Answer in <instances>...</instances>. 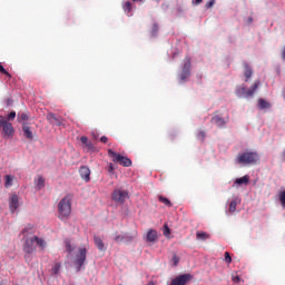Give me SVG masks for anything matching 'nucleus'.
Returning <instances> with one entry per match:
<instances>
[{
    "instance_id": "f257e3e1",
    "label": "nucleus",
    "mask_w": 285,
    "mask_h": 285,
    "mask_svg": "<svg viewBox=\"0 0 285 285\" xmlns=\"http://www.w3.org/2000/svg\"><path fill=\"white\" fill-rule=\"evenodd\" d=\"M236 161L240 166H255L259 161V154L257 151H243L237 155Z\"/></svg>"
},
{
    "instance_id": "f03ea898",
    "label": "nucleus",
    "mask_w": 285,
    "mask_h": 285,
    "mask_svg": "<svg viewBox=\"0 0 285 285\" xmlns=\"http://www.w3.org/2000/svg\"><path fill=\"white\" fill-rule=\"evenodd\" d=\"M59 219H67L72 213V196H65L58 204Z\"/></svg>"
},
{
    "instance_id": "7ed1b4c3",
    "label": "nucleus",
    "mask_w": 285,
    "mask_h": 285,
    "mask_svg": "<svg viewBox=\"0 0 285 285\" xmlns=\"http://www.w3.org/2000/svg\"><path fill=\"white\" fill-rule=\"evenodd\" d=\"M108 155L109 157H111L115 164H119V166H122L124 168H130V166H132V160H130V158L122 156L121 154L116 153L112 149L108 150Z\"/></svg>"
},
{
    "instance_id": "20e7f679",
    "label": "nucleus",
    "mask_w": 285,
    "mask_h": 285,
    "mask_svg": "<svg viewBox=\"0 0 285 285\" xmlns=\"http://www.w3.org/2000/svg\"><path fill=\"white\" fill-rule=\"evenodd\" d=\"M0 130L2 132V137H7V139L14 137V127L3 116H0Z\"/></svg>"
},
{
    "instance_id": "39448f33",
    "label": "nucleus",
    "mask_w": 285,
    "mask_h": 285,
    "mask_svg": "<svg viewBox=\"0 0 285 285\" xmlns=\"http://www.w3.org/2000/svg\"><path fill=\"white\" fill-rule=\"evenodd\" d=\"M261 81L259 80H255L253 86L249 88V89H246V87H240L236 90V95L238 97H245V98H248V97H253V95H255V92H257V88H259L261 86Z\"/></svg>"
},
{
    "instance_id": "423d86ee",
    "label": "nucleus",
    "mask_w": 285,
    "mask_h": 285,
    "mask_svg": "<svg viewBox=\"0 0 285 285\" xmlns=\"http://www.w3.org/2000/svg\"><path fill=\"white\" fill-rule=\"evenodd\" d=\"M130 195L128 190L115 189L111 194V199L115 204H126V199H129Z\"/></svg>"
},
{
    "instance_id": "0eeeda50",
    "label": "nucleus",
    "mask_w": 285,
    "mask_h": 285,
    "mask_svg": "<svg viewBox=\"0 0 285 285\" xmlns=\"http://www.w3.org/2000/svg\"><path fill=\"white\" fill-rule=\"evenodd\" d=\"M88 254V249L86 247H81L78 249V253L75 257V264L77 266V271H81V266L86 264V255Z\"/></svg>"
},
{
    "instance_id": "6e6552de",
    "label": "nucleus",
    "mask_w": 285,
    "mask_h": 285,
    "mask_svg": "<svg viewBox=\"0 0 285 285\" xmlns=\"http://www.w3.org/2000/svg\"><path fill=\"white\" fill-rule=\"evenodd\" d=\"M190 67H191L190 58H185L184 67L179 75L180 83H185V81L188 80V77H190Z\"/></svg>"
},
{
    "instance_id": "1a4fd4ad",
    "label": "nucleus",
    "mask_w": 285,
    "mask_h": 285,
    "mask_svg": "<svg viewBox=\"0 0 285 285\" xmlns=\"http://www.w3.org/2000/svg\"><path fill=\"white\" fill-rule=\"evenodd\" d=\"M35 244L36 242L33 236L26 239L23 250L27 255H32V253L37 250V246Z\"/></svg>"
},
{
    "instance_id": "9d476101",
    "label": "nucleus",
    "mask_w": 285,
    "mask_h": 285,
    "mask_svg": "<svg viewBox=\"0 0 285 285\" xmlns=\"http://www.w3.org/2000/svg\"><path fill=\"white\" fill-rule=\"evenodd\" d=\"M193 279V275L190 274H183L174 278L170 283V285H185L188 284Z\"/></svg>"
},
{
    "instance_id": "9b49d317",
    "label": "nucleus",
    "mask_w": 285,
    "mask_h": 285,
    "mask_svg": "<svg viewBox=\"0 0 285 285\" xmlns=\"http://www.w3.org/2000/svg\"><path fill=\"white\" fill-rule=\"evenodd\" d=\"M47 121H49V124L52 126H61V124H63V118L50 112L47 115Z\"/></svg>"
},
{
    "instance_id": "f8f14e48",
    "label": "nucleus",
    "mask_w": 285,
    "mask_h": 285,
    "mask_svg": "<svg viewBox=\"0 0 285 285\" xmlns=\"http://www.w3.org/2000/svg\"><path fill=\"white\" fill-rule=\"evenodd\" d=\"M9 208L11 213H17V208H19V195L13 194L9 199Z\"/></svg>"
},
{
    "instance_id": "ddd939ff",
    "label": "nucleus",
    "mask_w": 285,
    "mask_h": 285,
    "mask_svg": "<svg viewBox=\"0 0 285 285\" xmlns=\"http://www.w3.org/2000/svg\"><path fill=\"white\" fill-rule=\"evenodd\" d=\"M80 177L83 179V181H90V168L82 166L79 169Z\"/></svg>"
},
{
    "instance_id": "4468645a",
    "label": "nucleus",
    "mask_w": 285,
    "mask_h": 285,
    "mask_svg": "<svg viewBox=\"0 0 285 285\" xmlns=\"http://www.w3.org/2000/svg\"><path fill=\"white\" fill-rule=\"evenodd\" d=\"M157 239H158L157 230L149 229L147 232L146 242H148L149 244H155V242H157Z\"/></svg>"
},
{
    "instance_id": "2eb2a0df",
    "label": "nucleus",
    "mask_w": 285,
    "mask_h": 285,
    "mask_svg": "<svg viewBox=\"0 0 285 285\" xmlns=\"http://www.w3.org/2000/svg\"><path fill=\"white\" fill-rule=\"evenodd\" d=\"M212 124H215V126H218V128H224V126H226V120H224V118L220 116L215 115L212 117Z\"/></svg>"
},
{
    "instance_id": "dca6fc26",
    "label": "nucleus",
    "mask_w": 285,
    "mask_h": 285,
    "mask_svg": "<svg viewBox=\"0 0 285 285\" xmlns=\"http://www.w3.org/2000/svg\"><path fill=\"white\" fill-rule=\"evenodd\" d=\"M22 132L27 139H32L35 136L32 135V130L30 129L28 122H23Z\"/></svg>"
},
{
    "instance_id": "f3484780",
    "label": "nucleus",
    "mask_w": 285,
    "mask_h": 285,
    "mask_svg": "<svg viewBox=\"0 0 285 285\" xmlns=\"http://www.w3.org/2000/svg\"><path fill=\"white\" fill-rule=\"evenodd\" d=\"M248 181H250V176H248V175H245V176H243V177H240V178H237L236 180H235V184L237 185V186H248Z\"/></svg>"
},
{
    "instance_id": "a211bd4d",
    "label": "nucleus",
    "mask_w": 285,
    "mask_h": 285,
    "mask_svg": "<svg viewBox=\"0 0 285 285\" xmlns=\"http://www.w3.org/2000/svg\"><path fill=\"white\" fill-rule=\"evenodd\" d=\"M94 242L98 250H106V245L104 244V240L101 239V237L95 236Z\"/></svg>"
},
{
    "instance_id": "6ab92c4d",
    "label": "nucleus",
    "mask_w": 285,
    "mask_h": 285,
    "mask_svg": "<svg viewBox=\"0 0 285 285\" xmlns=\"http://www.w3.org/2000/svg\"><path fill=\"white\" fill-rule=\"evenodd\" d=\"M196 239L198 242H206V239H210V234H208L206 232H197Z\"/></svg>"
},
{
    "instance_id": "aec40b11",
    "label": "nucleus",
    "mask_w": 285,
    "mask_h": 285,
    "mask_svg": "<svg viewBox=\"0 0 285 285\" xmlns=\"http://www.w3.org/2000/svg\"><path fill=\"white\" fill-rule=\"evenodd\" d=\"M244 75H245V81H248V79L253 77V69L246 62L244 63Z\"/></svg>"
},
{
    "instance_id": "412c9836",
    "label": "nucleus",
    "mask_w": 285,
    "mask_h": 285,
    "mask_svg": "<svg viewBox=\"0 0 285 285\" xmlns=\"http://www.w3.org/2000/svg\"><path fill=\"white\" fill-rule=\"evenodd\" d=\"M91 137H92L94 141H101L102 144H107V141H108V137H106V136H101L99 138V132H97V131H92Z\"/></svg>"
},
{
    "instance_id": "4be33fe9",
    "label": "nucleus",
    "mask_w": 285,
    "mask_h": 285,
    "mask_svg": "<svg viewBox=\"0 0 285 285\" xmlns=\"http://www.w3.org/2000/svg\"><path fill=\"white\" fill-rule=\"evenodd\" d=\"M122 10H125L126 14H128V17H130V12H132V2L131 1L124 2Z\"/></svg>"
},
{
    "instance_id": "5701e85b",
    "label": "nucleus",
    "mask_w": 285,
    "mask_h": 285,
    "mask_svg": "<svg viewBox=\"0 0 285 285\" xmlns=\"http://www.w3.org/2000/svg\"><path fill=\"white\" fill-rule=\"evenodd\" d=\"M258 108H261V110H266V108H271V102L261 98L258 99Z\"/></svg>"
},
{
    "instance_id": "b1692460",
    "label": "nucleus",
    "mask_w": 285,
    "mask_h": 285,
    "mask_svg": "<svg viewBox=\"0 0 285 285\" xmlns=\"http://www.w3.org/2000/svg\"><path fill=\"white\" fill-rule=\"evenodd\" d=\"M28 119H30V116H28L27 112H22L18 115V121L19 124H22V126L23 124H26V121H28Z\"/></svg>"
},
{
    "instance_id": "393cba45",
    "label": "nucleus",
    "mask_w": 285,
    "mask_h": 285,
    "mask_svg": "<svg viewBox=\"0 0 285 285\" xmlns=\"http://www.w3.org/2000/svg\"><path fill=\"white\" fill-rule=\"evenodd\" d=\"M35 227H32V225H27L22 230V235L26 237L27 235H32V233H35Z\"/></svg>"
},
{
    "instance_id": "a878e982",
    "label": "nucleus",
    "mask_w": 285,
    "mask_h": 285,
    "mask_svg": "<svg viewBox=\"0 0 285 285\" xmlns=\"http://www.w3.org/2000/svg\"><path fill=\"white\" fill-rule=\"evenodd\" d=\"M61 273V263H55L51 268V275H59Z\"/></svg>"
},
{
    "instance_id": "bb28decb",
    "label": "nucleus",
    "mask_w": 285,
    "mask_h": 285,
    "mask_svg": "<svg viewBox=\"0 0 285 285\" xmlns=\"http://www.w3.org/2000/svg\"><path fill=\"white\" fill-rule=\"evenodd\" d=\"M82 149L85 153H95V145L94 144H83Z\"/></svg>"
},
{
    "instance_id": "cd10ccee",
    "label": "nucleus",
    "mask_w": 285,
    "mask_h": 285,
    "mask_svg": "<svg viewBox=\"0 0 285 285\" xmlns=\"http://www.w3.org/2000/svg\"><path fill=\"white\" fill-rule=\"evenodd\" d=\"M33 240L36 242L37 246H39L40 248H46V240L43 238L33 236Z\"/></svg>"
},
{
    "instance_id": "c85d7f7f",
    "label": "nucleus",
    "mask_w": 285,
    "mask_h": 285,
    "mask_svg": "<svg viewBox=\"0 0 285 285\" xmlns=\"http://www.w3.org/2000/svg\"><path fill=\"white\" fill-rule=\"evenodd\" d=\"M137 233L135 235H130V234H122L124 236V244H130V242H132V239H135Z\"/></svg>"
},
{
    "instance_id": "c756f323",
    "label": "nucleus",
    "mask_w": 285,
    "mask_h": 285,
    "mask_svg": "<svg viewBox=\"0 0 285 285\" xmlns=\"http://www.w3.org/2000/svg\"><path fill=\"white\" fill-rule=\"evenodd\" d=\"M114 242L116 244H124V234L116 233L114 236Z\"/></svg>"
},
{
    "instance_id": "7c9ffc66",
    "label": "nucleus",
    "mask_w": 285,
    "mask_h": 285,
    "mask_svg": "<svg viewBox=\"0 0 285 285\" xmlns=\"http://www.w3.org/2000/svg\"><path fill=\"white\" fill-rule=\"evenodd\" d=\"M158 200L161 202V204H165V206H168L170 208V206H173V203H170V200L164 196H159Z\"/></svg>"
},
{
    "instance_id": "2f4dec72",
    "label": "nucleus",
    "mask_w": 285,
    "mask_h": 285,
    "mask_svg": "<svg viewBox=\"0 0 285 285\" xmlns=\"http://www.w3.org/2000/svg\"><path fill=\"white\" fill-rule=\"evenodd\" d=\"M235 210H237V199L229 203V213H235Z\"/></svg>"
},
{
    "instance_id": "473e14b6",
    "label": "nucleus",
    "mask_w": 285,
    "mask_h": 285,
    "mask_svg": "<svg viewBox=\"0 0 285 285\" xmlns=\"http://www.w3.org/2000/svg\"><path fill=\"white\" fill-rule=\"evenodd\" d=\"M12 186V176L7 175L4 181V188H10Z\"/></svg>"
},
{
    "instance_id": "72a5a7b5",
    "label": "nucleus",
    "mask_w": 285,
    "mask_h": 285,
    "mask_svg": "<svg viewBox=\"0 0 285 285\" xmlns=\"http://www.w3.org/2000/svg\"><path fill=\"white\" fill-rule=\"evenodd\" d=\"M157 32H159V24L154 23L151 27V37H157Z\"/></svg>"
},
{
    "instance_id": "f704fd0d",
    "label": "nucleus",
    "mask_w": 285,
    "mask_h": 285,
    "mask_svg": "<svg viewBox=\"0 0 285 285\" xmlns=\"http://www.w3.org/2000/svg\"><path fill=\"white\" fill-rule=\"evenodd\" d=\"M278 198H279V202H281L283 208H285V190L279 191Z\"/></svg>"
},
{
    "instance_id": "c9c22d12",
    "label": "nucleus",
    "mask_w": 285,
    "mask_h": 285,
    "mask_svg": "<svg viewBox=\"0 0 285 285\" xmlns=\"http://www.w3.org/2000/svg\"><path fill=\"white\" fill-rule=\"evenodd\" d=\"M17 118V111H10V114L7 116V121H14Z\"/></svg>"
},
{
    "instance_id": "e433bc0d",
    "label": "nucleus",
    "mask_w": 285,
    "mask_h": 285,
    "mask_svg": "<svg viewBox=\"0 0 285 285\" xmlns=\"http://www.w3.org/2000/svg\"><path fill=\"white\" fill-rule=\"evenodd\" d=\"M0 72L2 75H6V77H8V79H12V75H10V72H8V70H6V68H3L2 65H0Z\"/></svg>"
},
{
    "instance_id": "4c0bfd02",
    "label": "nucleus",
    "mask_w": 285,
    "mask_h": 285,
    "mask_svg": "<svg viewBox=\"0 0 285 285\" xmlns=\"http://www.w3.org/2000/svg\"><path fill=\"white\" fill-rule=\"evenodd\" d=\"M37 186L38 188H43V186H46V179H43V177H39L37 180Z\"/></svg>"
},
{
    "instance_id": "58836bf2",
    "label": "nucleus",
    "mask_w": 285,
    "mask_h": 285,
    "mask_svg": "<svg viewBox=\"0 0 285 285\" xmlns=\"http://www.w3.org/2000/svg\"><path fill=\"white\" fill-rule=\"evenodd\" d=\"M65 245H66L67 253L70 254V253H72L75 250V248H72V245L70 244V240H66Z\"/></svg>"
},
{
    "instance_id": "ea45409f",
    "label": "nucleus",
    "mask_w": 285,
    "mask_h": 285,
    "mask_svg": "<svg viewBox=\"0 0 285 285\" xmlns=\"http://www.w3.org/2000/svg\"><path fill=\"white\" fill-rule=\"evenodd\" d=\"M163 235L165 237H170V227H168V225H164Z\"/></svg>"
},
{
    "instance_id": "a19ab883",
    "label": "nucleus",
    "mask_w": 285,
    "mask_h": 285,
    "mask_svg": "<svg viewBox=\"0 0 285 285\" xmlns=\"http://www.w3.org/2000/svg\"><path fill=\"white\" fill-rule=\"evenodd\" d=\"M232 282H234V284H239V282H242V278L239 277V275H232Z\"/></svg>"
},
{
    "instance_id": "79ce46f5",
    "label": "nucleus",
    "mask_w": 285,
    "mask_h": 285,
    "mask_svg": "<svg viewBox=\"0 0 285 285\" xmlns=\"http://www.w3.org/2000/svg\"><path fill=\"white\" fill-rule=\"evenodd\" d=\"M107 170L109 175H112L115 173V165H112V163H109Z\"/></svg>"
},
{
    "instance_id": "37998d69",
    "label": "nucleus",
    "mask_w": 285,
    "mask_h": 285,
    "mask_svg": "<svg viewBox=\"0 0 285 285\" xmlns=\"http://www.w3.org/2000/svg\"><path fill=\"white\" fill-rule=\"evenodd\" d=\"M225 262L226 264H230V262H233V258L230 257V254L228 252L225 253Z\"/></svg>"
},
{
    "instance_id": "c03bdc74",
    "label": "nucleus",
    "mask_w": 285,
    "mask_h": 285,
    "mask_svg": "<svg viewBox=\"0 0 285 285\" xmlns=\"http://www.w3.org/2000/svg\"><path fill=\"white\" fill-rule=\"evenodd\" d=\"M171 261L174 262V266H177L179 264V256H177V254H174Z\"/></svg>"
},
{
    "instance_id": "a18cd8bd",
    "label": "nucleus",
    "mask_w": 285,
    "mask_h": 285,
    "mask_svg": "<svg viewBox=\"0 0 285 285\" xmlns=\"http://www.w3.org/2000/svg\"><path fill=\"white\" fill-rule=\"evenodd\" d=\"M215 6V0H209L206 4L205 8L208 10Z\"/></svg>"
},
{
    "instance_id": "49530a36",
    "label": "nucleus",
    "mask_w": 285,
    "mask_h": 285,
    "mask_svg": "<svg viewBox=\"0 0 285 285\" xmlns=\"http://www.w3.org/2000/svg\"><path fill=\"white\" fill-rule=\"evenodd\" d=\"M80 140H81V144H88V137L86 136H82Z\"/></svg>"
},
{
    "instance_id": "de8ad7c7",
    "label": "nucleus",
    "mask_w": 285,
    "mask_h": 285,
    "mask_svg": "<svg viewBox=\"0 0 285 285\" xmlns=\"http://www.w3.org/2000/svg\"><path fill=\"white\" fill-rule=\"evenodd\" d=\"M198 137H200L202 139H204V137H206V135L204 134V131L198 132Z\"/></svg>"
},
{
    "instance_id": "09e8293b",
    "label": "nucleus",
    "mask_w": 285,
    "mask_h": 285,
    "mask_svg": "<svg viewBox=\"0 0 285 285\" xmlns=\"http://www.w3.org/2000/svg\"><path fill=\"white\" fill-rule=\"evenodd\" d=\"M202 1H204V0H195L194 3H195L196 6H199V3H202Z\"/></svg>"
},
{
    "instance_id": "8fccbe9b",
    "label": "nucleus",
    "mask_w": 285,
    "mask_h": 285,
    "mask_svg": "<svg viewBox=\"0 0 285 285\" xmlns=\"http://www.w3.org/2000/svg\"><path fill=\"white\" fill-rule=\"evenodd\" d=\"M7 104H8V106H10V104H12V99L9 98V99L7 100Z\"/></svg>"
},
{
    "instance_id": "3c124183",
    "label": "nucleus",
    "mask_w": 285,
    "mask_h": 285,
    "mask_svg": "<svg viewBox=\"0 0 285 285\" xmlns=\"http://www.w3.org/2000/svg\"><path fill=\"white\" fill-rule=\"evenodd\" d=\"M132 1H135V2H139V1H141V0H132Z\"/></svg>"
},
{
    "instance_id": "603ef678",
    "label": "nucleus",
    "mask_w": 285,
    "mask_h": 285,
    "mask_svg": "<svg viewBox=\"0 0 285 285\" xmlns=\"http://www.w3.org/2000/svg\"><path fill=\"white\" fill-rule=\"evenodd\" d=\"M24 259H28V255H24Z\"/></svg>"
},
{
    "instance_id": "864d4df0",
    "label": "nucleus",
    "mask_w": 285,
    "mask_h": 285,
    "mask_svg": "<svg viewBox=\"0 0 285 285\" xmlns=\"http://www.w3.org/2000/svg\"><path fill=\"white\" fill-rule=\"evenodd\" d=\"M249 21H253V18H249Z\"/></svg>"
}]
</instances>
